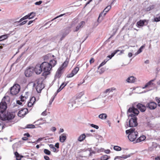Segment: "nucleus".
<instances>
[{
    "mask_svg": "<svg viewBox=\"0 0 160 160\" xmlns=\"http://www.w3.org/2000/svg\"><path fill=\"white\" fill-rule=\"evenodd\" d=\"M7 98H8V97H4L0 103V119L2 121L12 120L15 117L14 113L8 112H6V111L7 106V103L4 100Z\"/></svg>",
    "mask_w": 160,
    "mask_h": 160,
    "instance_id": "obj_1",
    "label": "nucleus"
},
{
    "mask_svg": "<svg viewBox=\"0 0 160 160\" xmlns=\"http://www.w3.org/2000/svg\"><path fill=\"white\" fill-rule=\"evenodd\" d=\"M139 113V111L133 107L129 108L127 111V114L128 117H131V118L129 119L128 122H127V126L128 124L129 127L136 128V127L138 123L136 115H138Z\"/></svg>",
    "mask_w": 160,
    "mask_h": 160,
    "instance_id": "obj_2",
    "label": "nucleus"
},
{
    "mask_svg": "<svg viewBox=\"0 0 160 160\" xmlns=\"http://www.w3.org/2000/svg\"><path fill=\"white\" fill-rule=\"evenodd\" d=\"M126 133L127 134H128V138L131 142L135 141L137 137H138V132L137 131V128H132L126 130Z\"/></svg>",
    "mask_w": 160,
    "mask_h": 160,
    "instance_id": "obj_3",
    "label": "nucleus"
},
{
    "mask_svg": "<svg viewBox=\"0 0 160 160\" xmlns=\"http://www.w3.org/2000/svg\"><path fill=\"white\" fill-rule=\"evenodd\" d=\"M41 66L43 72V75L47 76L49 74L52 68L51 64L48 62H44L41 64Z\"/></svg>",
    "mask_w": 160,
    "mask_h": 160,
    "instance_id": "obj_4",
    "label": "nucleus"
},
{
    "mask_svg": "<svg viewBox=\"0 0 160 160\" xmlns=\"http://www.w3.org/2000/svg\"><path fill=\"white\" fill-rule=\"evenodd\" d=\"M20 90V86L18 84H15L10 88V93L12 95H16L19 92Z\"/></svg>",
    "mask_w": 160,
    "mask_h": 160,
    "instance_id": "obj_5",
    "label": "nucleus"
},
{
    "mask_svg": "<svg viewBox=\"0 0 160 160\" xmlns=\"http://www.w3.org/2000/svg\"><path fill=\"white\" fill-rule=\"evenodd\" d=\"M34 85H36V89L38 93L40 92L42 89L43 88L44 86L41 82L36 80Z\"/></svg>",
    "mask_w": 160,
    "mask_h": 160,
    "instance_id": "obj_6",
    "label": "nucleus"
},
{
    "mask_svg": "<svg viewBox=\"0 0 160 160\" xmlns=\"http://www.w3.org/2000/svg\"><path fill=\"white\" fill-rule=\"evenodd\" d=\"M34 72V68L33 67L27 68L25 71V74L27 77H30Z\"/></svg>",
    "mask_w": 160,
    "mask_h": 160,
    "instance_id": "obj_7",
    "label": "nucleus"
},
{
    "mask_svg": "<svg viewBox=\"0 0 160 160\" xmlns=\"http://www.w3.org/2000/svg\"><path fill=\"white\" fill-rule=\"evenodd\" d=\"M68 64V61L67 60L65 61L62 64V66L58 69L56 73V75H58V77L60 76V75L62 73V71L64 67H66L67 66Z\"/></svg>",
    "mask_w": 160,
    "mask_h": 160,
    "instance_id": "obj_8",
    "label": "nucleus"
},
{
    "mask_svg": "<svg viewBox=\"0 0 160 160\" xmlns=\"http://www.w3.org/2000/svg\"><path fill=\"white\" fill-rule=\"evenodd\" d=\"M70 30L69 28H67L62 32L61 34V37L60 40L62 41L64 38L70 33Z\"/></svg>",
    "mask_w": 160,
    "mask_h": 160,
    "instance_id": "obj_9",
    "label": "nucleus"
},
{
    "mask_svg": "<svg viewBox=\"0 0 160 160\" xmlns=\"http://www.w3.org/2000/svg\"><path fill=\"white\" fill-rule=\"evenodd\" d=\"M35 71L36 74H39L43 71L41 64V65H37L34 68V71Z\"/></svg>",
    "mask_w": 160,
    "mask_h": 160,
    "instance_id": "obj_10",
    "label": "nucleus"
},
{
    "mask_svg": "<svg viewBox=\"0 0 160 160\" xmlns=\"http://www.w3.org/2000/svg\"><path fill=\"white\" fill-rule=\"evenodd\" d=\"M28 112V110L27 108H24L21 109L18 113V116L19 117L24 116Z\"/></svg>",
    "mask_w": 160,
    "mask_h": 160,
    "instance_id": "obj_11",
    "label": "nucleus"
},
{
    "mask_svg": "<svg viewBox=\"0 0 160 160\" xmlns=\"http://www.w3.org/2000/svg\"><path fill=\"white\" fill-rule=\"evenodd\" d=\"M111 5H108L104 9L103 12L100 13L98 18H100L101 17L104 16L106 13L111 9Z\"/></svg>",
    "mask_w": 160,
    "mask_h": 160,
    "instance_id": "obj_12",
    "label": "nucleus"
},
{
    "mask_svg": "<svg viewBox=\"0 0 160 160\" xmlns=\"http://www.w3.org/2000/svg\"><path fill=\"white\" fill-rule=\"evenodd\" d=\"M147 106L151 109H154L157 107V104L154 102H150L148 103Z\"/></svg>",
    "mask_w": 160,
    "mask_h": 160,
    "instance_id": "obj_13",
    "label": "nucleus"
},
{
    "mask_svg": "<svg viewBox=\"0 0 160 160\" xmlns=\"http://www.w3.org/2000/svg\"><path fill=\"white\" fill-rule=\"evenodd\" d=\"M67 134L66 133H63L61 134L59 137V141L62 143L64 142L66 140Z\"/></svg>",
    "mask_w": 160,
    "mask_h": 160,
    "instance_id": "obj_14",
    "label": "nucleus"
},
{
    "mask_svg": "<svg viewBox=\"0 0 160 160\" xmlns=\"http://www.w3.org/2000/svg\"><path fill=\"white\" fill-rule=\"evenodd\" d=\"M75 103V101L74 100H71L68 104L69 108L71 109H73L76 107Z\"/></svg>",
    "mask_w": 160,
    "mask_h": 160,
    "instance_id": "obj_15",
    "label": "nucleus"
},
{
    "mask_svg": "<svg viewBox=\"0 0 160 160\" xmlns=\"http://www.w3.org/2000/svg\"><path fill=\"white\" fill-rule=\"evenodd\" d=\"M137 107L142 112H144L146 109L145 106L141 103H138L137 105Z\"/></svg>",
    "mask_w": 160,
    "mask_h": 160,
    "instance_id": "obj_16",
    "label": "nucleus"
},
{
    "mask_svg": "<svg viewBox=\"0 0 160 160\" xmlns=\"http://www.w3.org/2000/svg\"><path fill=\"white\" fill-rule=\"evenodd\" d=\"M85 22L83 21L81 22L78 24L76 27L75 29H73L74 32H77L80 28H82L83 26V25L84 24Z\"/></svg>",
    "mask_w": 160,
    "mask_h": 160,
    "instance_id": "obj_17",
    "label": "nucleus"
},
{
    "mask_svg": "<svg viewBox=\"0 0 160 160\" xmlns=\"http://www.w3.org/2000/svg\"><path fill=\"white\" fill-rule=\"evenodd\" d=\"M136 78L133 76H131L126 79V81L128 83H132L135 81Z\"/></svg>",
    "mask_w": 160,
    "mask_h": 160,
    "instance_id": "obj_18",
    "label": "nucleus"
},
{
    "mask_svg": "<svg viewBox=\"0 0 160 160\" xmlns=\"http://www.w3.org/2000/svg\"><path fill=\"white\" fill-rule=\"evenodd\" d=\"M86 137V135L83 133L78 138V141L80 142H81L83 141Z\"/></svg>",
    "mask_w": 160,
    "mask_h": 160,
    "instance_id": "obj_19",
    "label": "nucleus"
},
{
    "mask_svg": "<svg viewBox=\"0 0 160 160\" xmlns=\"http://www.w3.org/2000/svg\"><path fill=\"white\" fill-rule=\"evenodd\" d=\"M146 138V137L144 135L140 136L135 141V143L139 142L144 141Z\"/></svg>",
    "mask_w": 160,
    "mask_h": 160,
    "instance_id": "obj_20",
    "label": "nucleus"
},
{
    "mask_svg": "<svg viewBox=\"0 0 160 160\" xmlns=\"http://www.w3.org/2000/svg\"><path fill=\"white\" fill-rule=\"evenodd\" d=\"M146 22V20H140L137 22V24L138 26L142 27L144 26Z\"/></svg>",
    "mask_w": 160,
    "mask_h": 160,
    "instance_id": "obj_21",
    "label": "nucleus"
},
{
    "mask_svg": "<svg viewBox=\"0 0 160 160\" xmlns=\"http://www.w3.org/2000/svg\"><path fill=\"white\" fill-rule=\"evenodd\" d=\"M107 116L106 113H102L100 114L98 117L101 119H105L106 118Z\"/></svg>",
    "mask_w": 160,
    "mask_h": 160,
    "instance_id": "obj_22",
    "label": "nucleus"
},
{
    "mask_svg": "<svg viewBox=\"0 0 160 160\" xmlns=\"http://www.w3.org/2000/svg\"><path fill=\"white\" fill-rule=\"evenodd\" d=\"M119 50H115L114 52L112 53L111 55H109L107 57V58H109V59H111L112 57H113L114 55L118 52L119 51Z\"/></svg>",
    "mask_w": 160,
    "mask_h": 160,
    "instance_id": "obj_23",
    "label": "nucleus"
},
{
    "mask_svg": "<svg viewBox=\"0 0 160 160\" xmlns=\"http://www.w3.org/2000/svg\"><path fill=\"white\" fill-rule=\"evenodd\" d=\"M14 154L17 160H21V158L23 157L22 156H20L19 154L17 152H16L14 153Z\"/></svg>",
    "mask_w": 160,
    "mask_h": 160,
    "instance_id": "obj_24",
    "label": "nucleus"
},
{
    "mask_svg": "<svg viewBox=\"0 0 160 160\" xmlns=\"http://www.w3.org/2000/svg\"><path fill=\"white\" fill-rule=\"evenodd\" d=\"M57 63V61L55 60H51L50 61L49 64L52 66V68L54 67Z\"/></svg>",
    "mask_w": 160,
    "mask_h": 160,
    "instance_id": "obj_25",
    "label": "nucleus"
},
{
    "mask_svg": "<svg viewBox=\"0 0 160 160\" xmlns=\"http://www.w3.org/2000/svg\"><path fill=\"white\" fill-rule=\"evenodd\" d=\"M68 13H64V14H61L59 16H57L55 18H54L53 19H52L50 21H49V22H47L46 23V24H47L48 23H49V22H51V21H53V20H54L58 18H59V17H62L65 15H66V14H67Z\"/></svg>",
    "mask_w": 160,
    "mask_h": 160,
    "instance_id": "obj_26",
    "label": "nucleus"
},
{
    "mask_svg": "<svg viewBox=\"0 0 160 160\" xmlns=\"http://www.w3.org/2000/svg\"><path fill=\"white\" fill-rule=\"evenodd\" d=\"M8 34H4L0 36V39L1 41L4 40L8 38Z\"/></svg>",
    "mask_w": 160,
    "mask_h": 160,
    "instance_id": "obj_27",
    "label": "nucleus"
},
{
    "mask_svg": "<svg viewBox=\"0 0 160 160\" xmlns=\"http://www.w3.org/2000/svg\"><path fill=\"white\" fill-rule=\"evenodd\" d=\"M110 158V157L105 155L102 156L101 158V160H107Z\"/></svg>",
    "mask_w": 160,
    "mask_h": 160,
    "instance_id": "obj_28",
    "label": "nucleus"
},
{
    "mask_svg": "<svg viewBox=\"0 0 160 160\" xmlns=\"http://www.w3.org/2000/svg\"><path fill=\"white\" fill-rule=\"evenodd\" d=\"M144 45L142 46L138 50L137 52L135 53V55H137L140 53L142 51V50L144 48Z\"/></svg>",
    "mask_w": 160,
    "mask_h": 160,
    "instance_id": "obj_29",
    "label": "nucleus"
},
{
    "mask_svg": "<svg viewBox=\"0 0 160 160\" xmlns=\"http://www.w3.org/2000/svg\"><path fill=\"white\" fill-rule=\"evenodd\" d=\"M28 15L29 17V19H30L32 18L35 16L36 15V13L35 12H32L30 13H29Z\"/></svg>",
    "mask_w": 160,
    "mask_h": 160,
    "instance_id": "obj_30",
    "label": "nucleus"
},
{
    "mask_svg": "<svg viewBox=\"0 0 160 160\" xmlns=\"http://www.w3.org/2000/svg\"><path fill=\"white\" fill-rule=\"evenodd\" d=\"M79 70V68L78 67H76L72 71V72L73 73L74 75H75L76 74L78 71Z\"/></svg>",
    "mask_w": 160,
    "mask_h": 160,
    "instance_id": "obj_31",
    "label": "nucleus"
},
{
    "mask_svg": "<svg viewBox=\"0 0 160 160\" xmlns=\"http://www.w3.org/2000/svg\"><path fill=\"white\" fill-rule=\"evenodd\" d=\"M129 157V156H124L123 155H122V156H117L114 158V160H116V159L117 158L121 159L122 158H123L124 159H126L128 157Z\"/></svg>",
    "mask_w": 160,
    "mask_h": 160,
    "instance_id": "obj_32",
    "label": "nucleus"
},
{
    "mask_svg": "<svg viewBox=\"0 0 160 160\" xmlns=\"http://www.w3.org/2000/svg\"><path fill=\"white\" fill-rule=\"evenodd\" d=\"M155 7V6L153 5H150L146 9V11H149L153 9Z\"/></svg>",
    "mask_w": 160,
    "mask_h": 160,
    "instance_id": "obj_33",
    "label": "nucleus"
},
{
    "mask_svg": "<svg viewBox=\"0 0 160 160\" xmlns=\"http://www.w3.org/2000/svg\"><path fill=\"white\" fill-rule=\"evenodd\" d=\"M51 56L50 54H48L43 57V59L45 61H47L48 60Z\"/></svg>",
    "mask_w": 160,
    "mask_h": 160,
    "instance_id": "obj_34",
    "label": "nucleus"
},
{
    "mask_svg": "<svg viewBox=\"0 0 160 160\" xmlns=\"http://www.w3.org/2000/svg\"><path fill=\"white\" fill-rule=\"evenodd\" d=\"M109 59L107 60L105 59L104 60V61H103L99 65L98 67V69H99L100 67H102V66H103L104 64H105L106 62H107L108 61Z\"/></svg>",
    "mask_w": 160,
    "mask_h": 160,
    "instance_id": "obj_35",
    "label": "nucleus"
},
{
    "mask_svg": "<svg viewBox=\"0 0 160 160\" xmlns=\"http://www.w3.org/2000/svg\"><path fill=\"white\" fill-rule=\"evenodd\" d=\"M49 146L50 148L52 149V151L54 152H55L56 151V149L53 144H50Z\"/></svg>",
    "mask_w": 160,
    "mask_h": 160,
    "instance_id": "obj_36",
    "label": "nucleus"
},
{
    "mask_svg": "<svg viewBox=\"0 0 160 160\" xmlns=\"http://www.w3.org/2000/svg\"><path fill=\"white\" fill-rule=\"evenodd\" d=\"M113 148L114 150L117 151H120L121 150V148L118 146H114Z\"/></svg>",
    "mask_w": 160,
    "mask_h": 160,
    "instance_id": "obj_37",
    "label": "nucleus"
},
{
    "mask_svg": "<svg viewBox=\"0 0 160 160\" xmlns=\"http://www.w3.org/2000/svg\"><path fill=\"white\" fill-rule=\"evenodd\" d=\"M35 128V126L32 124H28L27 125L25 128Z\"/></svg>",
    "mask_w": 160,
    "mask_h": 160,
    "instance_id": "obj_38",
    "label": "nucleus"
},
{
    "mask_svg": "<svg viewBox=\"0 0 160 160\" xmlns=\"http://www.w3.org/2000/svg\"><path fill=\"white\" fill-rule=\"evenodd\" d=\"M46 154L48 155H50L51 154V152L48 149H45L43 151Z\"/></svg>",
    "mask_w": 160,
    "mask_h": 160,
    "instance_id": "obj_39",
    "label": "nucleus"
},
{
    "mask_svg": "<svg viewBox=\"0 0 160 160\" xmlns=\"http://www.w3.org/2000/svg\"><path fill=\"white\" fill-rule=\"evenodd\" d=\"M27 19H29V17L28 15H26L25 16H24V17H22L21 18V20L20 21H23L24 20H25Z\"/></svg>",
    "mask_w": 160,
    "mask_h": 160,
    "instance_id": "obj_40",
    "label": "nucleus"
},
{
    "mask_svg": "<svg viewBox=\"0 0 160 160\" xmlns=\"http://www.w3.org/2000/svg\"><path fill=\"white\" fill-rule=\"evenodd\" d=\"M30 102L34 104V103L35 102V100H36V98L35 97H32L30 99Z\"/></svg>",
    "mask_w": 160,
    "mask_h": 160,
    "instance_id": "obj_41",
    "label": "nucleus"
},
{
    "mask_svg": "<svg viewBox=\"0 0 160 160\" xmlns=\"http://www.w3.org/2000/svg\"><path fill=\"white\" fill-rule=\"evenodd\" d=\"M114 90H115V89L114 88L113 89V88H112L108 89L106 90L105 92L106 93H107L108 92H112V91Z\"/></svg>",
    "mask_w": 160,
    "mask_h": 160,
    "instance_id": "obj_42",
    "label": "nucleus"
},
{
    "mask_svg": "<svg viewBox=\"0 0 160 160\" xmlns=\"http://www.w3.org/2000/svg\"><path fill=\"white\" fill-rule=\"evenodd\" d=\"M153 21L156 22L160 21V16L158 17L155 18L154 19Z\"/></svg>",
    "mask_w": 160,
    "mask_h": 160,
    "instance_id": "obj_43",
    "label": "nucleus"
},
{
    "mask_svg": "<svg viewBox=\"0 0 160 160\" xmlns=\"http://www.w3.org/2000/svg\"><path fill=\"white\" fill-rule=\"evenodd\" d=\"M74 75H75L74 74L71 72L70 73L67 75V77L68 78H70L73 77Z\"/></svg>",
    "mask_w": 160,
    "mask_h": 160,
    "instance_id": "obj_44",
    "label": "nucleus"
},
{
    "mask_svg": "<svg viewBox=\"0 0 160 160\" xmlns=\"http://www.w3.org/2000/svg\"><path fill=\"white\" fill-rule=\"evenodd\" d=\"M156 100L158 103V106L160 107V98H158L157 97H156Z\"/></svg>",
    "mask_w": 160,
    "mask_h": 160,
    "instance_id": "obj_45",
    "label": "nucleus"
},
{
    "mask_svg": "<svg viewBox=\"0 0 160 160\" xmlns=\"http://www.w3.org/2000/svg\"><path fill=\"white\" fill-rule=\"evenodd\" d=\"M90 125L92 127L96 129H98L99 128V127L97 125L93 124H91Z\"/></svg>",
    "mask_w": 160,
    "mask_h": 160,
    "instance_id": "obj_46",
    "label": "nucleus"
},
{
    "mask_svg": "<svg viewBox=\"0 0 160 160\" xmlns=\"http://www.w3.org/2000/svg\"><path fill=\"white\" fill-rule=\"evenodd\" d=\"M67 84V83L65 82L62 83L61 85L60 86L61 87H62V88H64Z\"/></svg>",
    "mask_w": 160,
    "mask_h": 160,
    "instance_id": "obj_47",
    "label": "nucleus"
},
{
    "mask_svg": "<svg viewBox=\"0 0 160 160\" xmlns=\"http://www.w3.org/2000/svg\"><path fill=\"white\" fill-rule=\"evenodd\" d=\"M27 20H25L23 21V22H22L18 24V25L19 26H22V25L25 24V23H26L27 22Z\"/></svg>",
    "mask_w": 160,
    "mask_h": 160,
    "instance_id": "obj_48",
    "label": "nucleus"
},
{
    "mask_svg": "<svg viewBox=\"0 0 160 160\" xmlns=\"http://www.w3.org/2000/svg\"><path fill=\"white\" fill-rule=\"evenodd\" d=\"M54 99V97H52L51 98V100L49 102V105H51L52 104V102H53Z\"/></svg>",
    "mask_w": 160,
    "mask_h": 160,
    "instance_id": "obj_49",
    "label": "nucleus"
},
{
    "mask_svg": "<svg viewBox=\"0 0 160 160\" xmlns=\"http://www.w3.org/2000/svg\"><path fill=\"white\" fill-rule=\"evenodd\" d=\"M42 2V1H39L38 2H37L35 3V4L36 5H40Z\"/></svg>",
    "mask_w": 160,
    "mask_h": 160,
    "instance_id": "obj_50",
    "label": "nucleus"
},
{
    "mask_svg": "<svg viewBox=\"0 0 160 160\" xmlns=\"http://www.w3.org/2000/svg\"><path fill=\"white\" fill-rule=\"evenodd\" d=\"M26 99V98L24 96H21V102H24V101L25 99Z\"/></svg>",
    "mask_w": 160,
    "mask_h": 160,
    "instance_id": "obj_51",
    "label": "nucleus"
},
{
    "mask_svg": "<svg viewBox=\"0 0 160 160\" xmlns=\"http://www.w3.org/2000/svg\"><path fill=\"white\" fill-rule=\"evenodd\" d=\"M41 115L43 116H45L47 115L46 110H45L44 112H43L42 113Z\"/></svg>",
    "mask_w": 160,
    "mask_h": 160,
    "instance_id": "obj_52",
    "label": "nucleus"
},
{
    "mask_svg": "<svg viewBox=\"0 0 160 160\" xmlns=\"http://www.w3.org/2000/svg\"><path fill=\"white\" fill-rule=\"evenodd\" d=\"M43 120V121H44V122H40L39 123V124H42L43 123H45V120L43 119V118H41V119H40L39 120H38V121H37V122H38V121L39 120Z\"/></svg>",
    "mask_w": 160,
    "mask_h": 160,
    "instance_id": "obj_53",
    "label": "nucleus"
},
{
    "mask_svg": "<svg viewBox=\"0 0 160 160\" xmlns=\"http://www.w3.org/2000/svg\"><path fill=\"white\" fill-rule=\"evenodd\" d=\"M104 152L107 154H108L110 152V150L109 149H107L104 151Z\"/></svg>",
    "mask_w": 160,
    "mask_h": 160,
    "instance_id": "obj_54",
    "label": "nucleus"
},
{
    "mask_svg": "<svg viewBox=\"0 0 160 160\" xmlns=\"http://www.w3.org/2000/svg\"><path fill=\"white\" fill-rule=\"evenodd\" d=\"M17 103L19 105H22V103L21 102V101H19V100L17 101Z\"/></svg>",
    "mask_w": 160,
    "mask_h": 160,
    "instance_id": "obj_55",
    "label": "nucleus"
},
{
    "mask_svg": "<svg viewBox=\"0 0 160 160\" xmlns=\"http://www.w3.org/2000/svg\"><path fill=\"white\" fill-rule=\"evenodd\" d=\"M44 158L45 160H50L49 158L47 156H44Z\"/></svg>",
    "mask_w": 160,
    "mask_h": 160,
    "instance_id": "obj_56",
    "label": "nucleus"
},
{
    "mask_svg": "<svg viewBox=\"0 0 160 160\" xmlns=\"http://www.w3.org/2000/svg\"><path fill=\"white\" fill-rule=\"evenodd\" d=\"M28 107H31L33 104L30 102H28Z\"/></svg>",
    "mask_w": 160,
    "mask_h": 160,
    "instance_id": "obj_57",
    "label": "nucleus"
},
{
    "mask_svg": "<svg viewBox=\"0 0 160 160\" xmlns=\"http://www.w3.org/2000/svg\"><path fill=\"white\" fill-rule=\"evenodd\" d=\"M147 84L148 85V86L151 85H153V83H152L150 81H149L147 83Z\"/></svg>",
    "mask_w": 160,
    "mask_h": 160,
    "instance_id": "obj_58",
    "label": "nucleus"
},
{
    "mask_svg": "<svg viewBox=\"0 0 160 160\" xmlns=\"http://www.w3.org/2000/svg\"><path fill=\"white\" fill-rule=\"evenodd\" d=\"M43 138H39L36 141L37 142H39L41 141H42L43 139Z\"/></svg>",
    "mask_w": 160,
    "mask_h": 160,
    "instance_id": "obj_59",
    "label": "nucleus"
},
{
    "mask_svg": "<svg viewBox=\"0 0 160 160\" xmlns=\"http://www.w3.org/2000/svg\"><path fill=\"white\" fill-rule=\"evenodd\" d=\"M64 130L63 128H60V131L58 132L59 134H60L62 132H64Z\"/></svg>",
    "mask_w": 160,
    "mask_h": 160,
    "instance_id": "obj_60",
    "label": "nucleus"
},
{
    "mask_svg": "<svg viewBox=\"0 0 160 160\" xmlns=\"http://www.w3.org/2000/svg\"><path fill=\"white\" fill-rule=\"evenodd\" d=\"M94 62V60L93 58H91V59L89 61V62L91 64L93 63Z\"/></svg>",
    "mask_w": 160,
    "mask_h": 160,
    "instance_id": "obj_61",
    "label": "nucleus"
},
{
    "mask_svg": "<svg viewBox=\"0 0 160 160\" xmlns=\"http://www.w3.org/2000/svg\"><path fill=\"white\" fill-rule=\"evenodd\" d=\"M24 136H26L27 137H29L30 136V135L29 134V133H25L24 134Z\"/></svg>",
    "mask_w": 160,
    "mask_h": 160,
    "instance_id": "obj_62",
    "label": "nucleus"
},
{
    "mask_svg": "<svg viewBox=\"0 0 160 160\" xmlns=\"http://www.w3.org/2000/svg\"><path fill=\"white\" fill-rule=\"evenodd\" d=\"M55 147L57 148H59V144L58 143H57L55 145Z\"/></svg>",
    "mask_w": 160,
    "mask_h": 160,
    "instance_id": "obj_63",
    "label": "nucleus"
},
{
    "mask_svg": "<svg viewBox=\"0 0 160 160\" xmlns=\"http://www.w3.org/2000/svg\"><path fill=\"white\" fill-rule=\"evenodd\" d=\"M51 130L53 132H55L56 130V128L55 127H52V128Z\"/></svg>",
    "mask_w": 160,
    "mask_h": 160,
    "instance_id": "obj_64",
    "label": "nucleus"
}]
</instances>
